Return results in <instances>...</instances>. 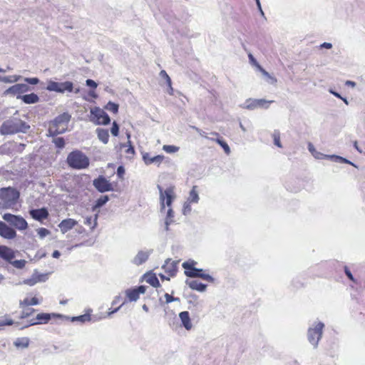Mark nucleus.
<instances>
[{"mask_svg": "<svg viewBox=\"0 0 365 365\" xmlns=\"http://www.w3.org/2000/svg\"><path fill=\"white\" fill-rule=\"evenodd\" d=\"M29 128V125L24 121L13 116L3 123L0 128V132L3 135H9L19 132H26Z\"/></svg>", "mask_w": 365, "mask_h": 365, "instance_id": "nucleus-1", "label": "nucleus"}, {"mask_svg": "<svg viewBox=\"0 0 365 365\" xmlns=\"http://www.w3.org/2000/svg\"><path fill=\"white\" fill-rule=\"evenodd\" d=\"M71 115L67 113H63L57 116L49 123L48 133L51 136H56L64 133L68 128V124L70 121Z\"/></svg>", "mask_w": 365, "mask_h": 365, "instance_id": "nucleus-2", "label": "nucleus"}, {"mask_svg": "<svg viewBox=\"0 0 365 365\" xmlns=\"http://www.w3.org/2000/svg\"><path fill=\"white\" fill-rule=\"evenodd\" d=\"M67 163L72 168L81 170L88 167L89 159L81 151L74 150L68 154Z\"/></svg>", "mask_w": 365, "mask_h": 365, "instance_id": "nucleus-3", "label": "nucleus"}, {"mask_svg": "<svg viewBox=\"0 0 365 365\" xmlns=\"http://www.w3.org/2000/svg\"><path fill=\"white\" fill-rule=\"evenodd\" d=\"M20 197L19 192L14 187H2L0 189V199L6 207H11L16 204Z\"/></svg>", "mask_w": 365, "mask_h": 365, "instance_id": "nucleus-4", "label": "nucleus"}, {"mask_svg": "<svg viewBox=\"0 0 365 365\" xmlns=\"http://www.w3.org/2000/svg\"><path fill=\"white\" fill-rule=\"evenodd\" d=\"M324 327V323L321 322H314L307 331L308 340L313 345L314 348H317L318 346L319 341L322 336Z\"/></svg>", "mask_w": 365, "mask_h": 365, "instance_id": "nucleus-5", "label": "nucleus"}, {"mask_svg": "<svg viewBox=\"0 0 365 365\" xmlns=\"http://www.w3.org/2000/svg\"><path fill=\"white\" fill-rule=\"evenodd\" d=\"M158 188L160 190V210L161 211H165V205L170 207L175 197L174 187L171 186L163 190L158 185Z\"/></svg>", "mask_w": 365, "mask_h": 365, "instance_id": "nucleus-6", "label": "nucleus"}, {"mask_svg": "<svg viewBox=\"0 0 365 365\" xmlns=\"http://www.w3.org/2000/svg\"><path fill=\"white\" fill-rule=\"evenodd\" d=\"M90 120L96 125H108L110 122L108 115L99 107L91 108Z\"/></svg>", "mask_w": 365, "mask_h": 365, "instance_id": "nucleus-7", "label": "nucleus"}, {"mask_svg": "<svg viewBox=\"0 0 365 365\" xmlns=\"http://www.w3.org/2000/svg\"><path fill=\"white\" fill-rule=\"evenodd\" d=\"M73 88V83L71 81H65L63 83L50 81L48 82L46 89L49 91H55L57 93H64L65 91L72 92Z\"/></svg>", "mask_w": 365, "mask_h": 365, "instance_id": "nucleus-8", "label": "nucleus"}, {"mask_svg": "<svg viewBox=\"0 0 365 365\" xmlns=\"http://www.w3.org/2000/svg\"><path fill=\"white\" fill-rule=\"evenodd\" d=\"M78 232V237L79 240L83 241L76 244V247L79 245H87L91 246L93 245L96 240V235L93 233V230H76Z\"/></svg>", "mask_w": 365, "mask_h": 365, "instance_id": "nucleus-9", "label": "nucleus"}, {"mask_svg": "<svg viewBox=\"0 0 365 365\" xmlns=\"http://www.w3.org/2000/svg\"><path fill=\"white\" fill-rule=\"evenodd\" d=\"M3 218L5 221L9 222L11 226H14V228H26L27 222L26 220L19 216L14 215L12 214L6 213L4 214Z\"/></svg>", "mask_w": 365, "mask_h": 365, "instance_id": "nucleus-10", "label": "nucleus"}, {"mask_svg": "<svg viewBox=\"0 0 365 365\" xmlns=\"http://www.w3.org/2000/svg\"><path fill=\"white\" fill-rule=\"evenodd\" d=\"M93 186L101 192L113 190L112 184L103 176L100 175L93 180Z\"/></svg>", "mask_w": 365, "mask_h": 365, "instance_id": "nucleus-11", "label": "nucleus"}, {"mask_svg": "<svg viewBox=\"0 0 365 365\" xmlns=\"http://www.w3.org/2000/svg\"><path fill=\"white\" fill-rule=\"evenodd\" d=\"M203 272L204 270L202 269L195 267L189 271H185V274L191 278L199 277L209 282H213L215 281V279L211 275L205 274Z\"/></svg>", "mask_w": 365, "mask_h": 365, "instance_id": "nucleus-12", "label": "nucleus"}, {"mask_svg": "<svg viewBox=\"0 0 365 365\" xmlns=\"http://www.w3.org/2000/svg\"><path fill=\"white\" fill-rule=\"evenodd\" d=\"M29 90L28 85L24 83H17L6 89L4 91L5 95L11 94L13 96H19L21 94L27 92Z\"/></svg>", "mask_w": 365, "mask_h": 365, "instance_id": "nucleus-13", "label": "nucleus"}, {"mask_svg": "<svg viewBox=\"0 0 365 365\" xmlns=\"http://www.w3.org/2000/svg\"><path fill=\"white\" fill-rule=\"evenodd\" d=\"M145 291L146 287L141 285L135 289H128L125 293L130 302H136L139 299L140 294H144Z\"/></svg>", "mask_w": 365, "mask_h": 365, "instance_id": "nucleus-14", "label": "nucleus"}, {"mask_svg": "<svg viewBox=\"0 0 365 365\" xmlns=\"http://www.w3.org/2000/svg\"><path fill=\"white\" fill-rule=\"evenodd\" d=\"M178 261H171L170 259H168L162 266V269L165 270L169 277H174L178 271Z\"/></svg>", "mask_w": 365, "mask_h": 365, "instance_id": "nucleus-15", "label": "nucleus"}, {"mask_svg": "<svg viewBox=\"0 0 365 365\" xmlns=\"http://www.w3.org/2000/svg\"><path fill=\"white\" fill-rule=\"evenodd\" d=\"M150 253L151 252L149 250H140L138 252V254L135 256L131 262L135 265H140L148 260Z\"/></svg>", "mask_w": 365, "mask_h": 365, "instance_id": "nucleus-16", "label": "nucleus"}, {"mask_svg": "<svg viewBox=\"0 0 365 365\" xmlns=\"http://www.w3.org/2000/svg\"><path fill=\"white\" fill-rule=\"evenodd\" d=\"M143 160L146 165L153 163L160 165L163 161L164 156L163 155H158L152 157L150 153H145L143 154Z\"/></svg>", "mask_w": 365, "mask_h": 365, "instance_id": "nucleus-17", "label": "nucleus"}, {"mask_svg": "<svg viewBox=\"0 0 365 365\" xmlns=\"http://www.w3.org/2000/svg\"><path fill=\"white\" fill-rule=\"evenodd\" d=\"M30 214L34 219L40 222L47 219L48 217V212L46 208L32 210Z\"/></svg>", "mask_w": 365, "mask_h": 365, "instance_id": "nucleus-18", "label": "nucleus"}, {"mask_svg": "<svg viewBox=\"0 0 365 365\" xmlns=\"http://www.w3.org/2000/svg\"><path fill=\"white\" fill-rule=\"evenodd\" d=\"M52 317L64 318L65 317L59 314L40 313L36 315V319L38 324H47Z\"/></svg>", "mask_w": 365, "mask_h": 365, "instance_id": "nucleus-19", "label": "nucleus"}, {"mask_svg": "<svg viewBox=\"0 0 365 365\" xmlns=\"http://www.w3.org/2000/svg\"><path fill=\"white\" fill-rule=\"evenodd\" d=\"M211 134L212 135L215 136L216 138L215 139L210 138V140L215 141L217 144H219L223 148V150L226 154H230V147L227 145V143L225 140H222V137L220 136V134L217 132H212ZM202 136L209 139V138L207 137L206 135H202Z\"/></svg>", "mask_w": 365, "mask_h": 365, "instance_id": "nucleus-20", "label": "nucleus"}, {"mask_svg": "<svg viewBox=\"0 0 365 365\" xmlns=\"http://www.w3.org/2000/svg\"><path fill=\"white\" fill-rule=\"evenodd\" d=\"M211 134L212 135L215 136L216 138L215 139L210 138V140L215 141L217 144H219L223 148V150L226 154H230V147L227 145V143L225 140H222V137L220 136V134L217 132H212ZM202 136L209 139V138L207 137L206 135H202Z\"/></svg>", "mask_w": 365, "mask_h": 365, "instance_id": "nucleus-21", "label": "nucleus"}, {"mask_svg": "<svg viewBox=\"0 0 365 365\" xmlns=\"http://www.w3.org/2000/svg\"><path fill=\"white\" fill-rule=\"evenodd\" d=\"M0 257L10 262L15 257V255L11 249L6 246H0Z\"/></svg>", "mask_w": 365, "mask_h": 365, "instance_id": "nucleus-22", "label": "nucleus"}, {"mask_svg": "<svg viewBox=\"0 0 365 365\" xmlns=\"http://www.w3.org/2000/svg\"><path fill=\"white\" fill-rule=\"evenodd\" d=\"M179 317L185 329L187 330H190L192 327V324L191 323L189 312L187 311L182 312L179 314Z\"/></svg>", "mask_w": 365, "mask_h": 365, "instance_id": "nucleus-23", "label": "nucleus"}, {"mask_svg": "<svg viewBox=\"0 0 365 365\" xmlns=\"http://www.w3.org/2000/svg\"><path fill=\"white\" fill-rule=\"evenodd\" d=\"M186 284L189 287L193 290H197L200 292H203L206 290L207 285L201 283L197 280H186Z\"/></svg>", "mask_w": 365, "mask_h": 365, "instance_id": "nucleus-24", "label": "nucleus"}, {"mask_svg": "<svg viewBox=\"0 0 365 365\" xmlns=\"http://www.w3.org/2000/svg\"><path fill=\"white\" fill-rule=\"evenodd\" d=\"M4 73H5V70L3 68H0V81L3 82V83H16L18 81H19L20 78H21V76H18V75L4 76H3V74H1Z\"/></svg>", "mask_w": 365, "mask_h": 365, "instance_id": "nucleus-25", "label": "nucleus"}, {"mask_svg": "<svg viewBox=\"0 0 365 365\" xmlns=\"http://www.w3.org/2000/svg\"><path fill=\"white\" fill-rule=\"evenodd\" d=\"M143 279L153 287H160V282L155 274L147 273L143 275Z\"/></svg>", "mask_w": 365, "mask_h": 365, "instance_id": "nucleus-26", "label": "nucleus"}, {"mask_svg": "<svg viewBox=\"0 0 365 365\" xmlns=\"http://www.w3.org/2000/svg\"><path fill=\"white\" fill-rule=\"evenodd\" d=\"M98 139L104 144H107L109 141V133L107 129L98 128L96 130Z\"/></svg>", "mask_w": 365, "mask_h": 365, "instance_id": "nucleus-27", "label": "nucleus"}, {"mask_svg": "<svg viewBox=\"0 0 365 365\" xmlns=\"http://www.w3.org/2000/svg\"><path fill=\"white\" fill-rule=\"evenodd\" d=\"M18 98H21L25 103L27 104L37 103L39 100L38 96L34 93L24 96H18Z\"/></svg>", "mask_w": 365, "mask_h": 365, "instance_id": "nucleus-28", "label": "nucleus"}, {"mask_svg": "<svg viewBox=\"0 0 365 365\" xmlns=\"http://www.w3.org/2000/svg\"><path fill=\"white\" fill-rule=\"evenodd\" d=\"M41 302L36 297H33L31 299H29L26 297L24 300H21L19 302V307L24 308L28 306L37 305L39 304Z\"/></svg>", "mask_w": 365, "mask_h": 365, "instance_id": "nucleus-29", "label": "nucleus"}, {"mask_svg": "<svg viewBox=\"0 0 365 365\" xmlns=\"http://www.w3.org/2000/svg\"><path fill=\"white\" fill-rule=\"evenodd\" d=\"M30 340L28 337H19L14 341V345L16 348L25 349L29 345Z\"/></svg>", "mask_w": 365, "mask_h": 365, "instance_id": "nucleus-30", "label": "nucleus"}, {"mask_svg": "<svg viewBox=\"0 0 365 365\" xmlns=\"http://www.w3.org/2000/svg\"><path fill=\"white\" fill-rule=\"evenodd\" d=\"M248 58L250 60V62L252 65L256 66L261 72L265 76L269 77V74L268 72H267L256 61V59L254 58L253 55L251 53H248Z\"/></svg>", "mask_w": 365, "mask_h": 365, "instance_id": "nucleus-31", "label": "nucleus"}, {"mask_svg": "<svg viewBox=\"0 0 365 365\" xmlns=\"http://www.w3.org/2000/svg\"><path fill=\"white\" fill-rule=\"evenodd\" d=\"M199 200V196L197 191V186L194 185L190 192L188 201L189 203L197 202Z\"/></svg>", "mask_w": 365, "mask_h": 365, "instance_id": "nucleus-32", "label": "nucleus"}, {"mask_svg": "<svg viewBox=\"0 0 365 365\" xmlns=\"http://www.w3.org/2000/svg\"><path fill=\"white\" fill-rule=\"evenodd\" d=\"M16 235V230H0V236L6 239H13Z\"/></svg>", "mask_w": 365, "mask_h": 365, "instance_id": "nucleus-33", "label": "nucleus"}, {"mask_svg": "<svg viewBox=\"0 0 365 365\" xmlns=\"http://www.w3.org/2000/svg\"><path fill=\"white\" fill-rule=\"evenodd\" d=\"M76 224H77V222L76 220L69 218V219L63 220L60 223L59 227H60V228H73V227H75L76 225Z\"/></svg>", "mask_w": 365, "mask_h": 365, "instance_id": "nucleus-34", "label": "nucleus"}, {"mask_svg": "<svg viewBox=\"0 0 365 365\" xmlns=\"http://www.w3.org/2000/svg\"><path fill=\"white\" fill-rule=\"evenodd\" d=\"M160 75L162 78H163L164 79H165L166 81V83L168 84V86L170 88V91H169V93L170 95H173V88L172 87V81H171V79L170 78V76L168 75V73H166L165 71L164 70H162L160 73Z\"/></svg>", "mask_w": 365, "mask_h": 365, "instance_id": "nucleus-35", "label": "nucleus"}, {"mask_svg": "<svg viewBox=\"0 0 365 365\" xmlns=\"http://www.w3.org/2000/svg\"><path fill=\"white\" fill-rule=\"evenodd\" d=\"M108 197L107 195L101 196L95 202L93 209H97L102 207L108 201Z\"/></svg>", "mask_w": 365, "mask_h": 365, "instance_id": "nucleus-36", "label": "nucleus"}, {"mask_svg": "<svg viewBox=\"0 0 365 365\" xmlns=\"http://www.w3.org/2000/svg\"><path fill=\"white\" fill-rule=\"evenodd\" d=\"M197 262L193 259H189L186 262H184L182 264V267L185 269V271H189L192 268L195 267V265Z\"/></svg>", "mask_w": 365, "mask_h": 365, "instance_id": "nucleus-37", "label": "nucleus"}, {"mask_svg": "<svg viewBox=\"0 0 365 365\" xmlns=\"http://www.w3.org/2000/svg\"><path fill=\"white\" fill-rule=\"evenodd\" d=\"M34 274L36 277L37 283L46 282L48 279V274H41L38 273L37 271H35Z\"/></svg>", "mask_w": 365, "mask_h": 365, "instance_id": "nucleus-38", "label": "nucleus"}, {"mask_svg": "<svg viewBox=\"0 0 365 365\" xmlns=\"http://www.w3.org/2000/svg\"><path fill=\"white\" fill-rule=\"evenodd\" d=\"M71 320L73 322L78 321L84 323L91 320V316L88 314H85L78 317H73Z\"/></svg>", "mask_w": 365, "mask_h": 365, "instance_id": "nucleus-39", "label": "nucleus"}, {"mask_svg": "<svg viewBox=\"0 0 365 365\" xmlns=\"http://www.w3.org/2000/svg\"><path fill=\"white\" fill-rule=\"evenodd\" d=\"M105 108H106V109H107L108 110H109L113 113H117L118 111V105L117 103L111 102V101H109L106 104Z\"/></svg>", "mask_w": 365, "mask_h": 365, "instance_id": "nucleus-40", "label": "nucleus"}, {"mask_svg": "<svg viewBox=\"0 0 365 365\" xmlns=\"http://www.w3.org/2000/svg\"><path fill=\"white\" fill-rule=\"evenodd\" d=\"M272 138H273L274 145L279 148H282V145L281 141H280L279 131L274 130V133H272Z\"/></svg>", "mask_w": 365, "mask_h": 365, "instance_id": "nucleus-41", "label": "nucleus"}, {"mask_svg": "<svg viewBox=\"0 0 365 365\" xmlns=\"http://www.w3.org/2000/svg\"><path fill=\"white\" fill-rule=\"evenodd\" d=\"M34 312H35V309L33 308L24 309L21 312L19 318L21 319H26V318L29 317Z\"/></svg>", "mask_w": 365, "mask_h": 365, "instance_id": "nucleus-42", "label": "nucleus"}, {"mask_svg": "<svg viewBox=\"0 0 365 365\" xmlns=\"http://www.w3.org/2000/svg\"><path fill=\"white\" fill-rule=\"evenodd\" d=\"M163 150L166 153H173L178 151L179 148L175 145H164L163 147Z\"/></svg>", "mask_w": 365, "mask_h": 365, "instance_id": "nucleus-43", "label": "nucleus"}, {"mask_svg": "<svg viewBox=\"0 0 365 365\" xmlns=\"http://www.w3.org/2000/svg\"><path fill=\"white\" fill-rule=\"evenodd\" d=\"M174 217V212L171 208L168 209L167 217L165 220V225L166 226H169L173 222V218Z\"/></svg>", "mask_w": 365, "mask_h": 365, "instance_id": "nucleus-44", "label": "nucleus"}, {"mask_svg": "<svg viewBox=\"0 0 365 365\" xmlns=\"http://www.w3.org/2000/svg\"><path fill=\"white\" fill-rule=\"evenodd\" d=\"M26 262L24 259L14 260L13 262H11V261L10 262V263L17 269L24 268L25 267Z\"/></svg>", "mask_w": 365, "mask_h": 365, "instance_id": "nucleus-45", "label": "nucleus"}, {"mask_svg": "<svg viewBox=\"0 0 365 365\" xmlns=\"http://www.w3.org/2000/svg\"><path fill=\"white\" fill-rule=\"evenodd\" d=\"M53 142L54 143L55 145L58 148H63L65 145V141L63 138L62 137L54 138Z\"/></svg>", "mask_w": 365, "mask_h": 365, "instance_id": "nucleus-46", "label": "nucleus"}, {"mask_svg": "<svg viewBox=\"0 0 365 365\" xmlns=\"http://www.w3.org/2000/svg\"><path fill=\"white\" fill-rule=\"evenodd\" d=\"M110 132L113 136H118L119 135V125L115 121H113L112 123Z\"/></svg>", "mask_w": 365, "mask_h": 365, "instance_id": "nucleus-47", "label": "nucleus"}, {"mask_svg": "<svg viewBox=\"0 0 365 365\" xmlns=\"http://www.w3.org/2000/svg\"><path fill=\"white\" fill-rule=\"evenodd\" d=\"M36 283H37V282H36V277L34 274L29 279H26L24 280V284L29 285V286H34Z\"/></svg>", "mask_w": 365, "mask_h": 365, "instance_id": "nucleus-48", "label": "nucleus"}, {"mask_svg": "<svg viewBox=\"0 0 365 365\" xmlns=\"http://www.w3.org/2000/svg\"><path fill=\"white\" fill-rule=\"evenodd\" d=\"M330 158L333 160H334L336 162H340V163H351V162H349L348 160L342 158V157H340V156H337V155H331L330 156Z\"/></svg>", "mask_w": 365, "mask_h": 365, "instance_id": "nucleus-49", "label": "nucleus"}, {"mask_svg": "<svg viewBox=\"0 0 365 365\" xmlns=\"http://www.w3.org/2000/svg\"><path fill=\"white\" fill-rule=\"evenodd\" d=\"M14 324V321L11 319H0V327L10 326Z\"/></svg>", "mask_w": 365, "mask_h": 365, "instance_id": "nucleus-50", "label": "nucleus"}, {"mask_svg": "<svg viewBox=\"0 0 365 365\" xmlns=\"http://www.w3.org/2000/svg\"><path fill=\"white\" fill-rule=\"evenodd\" d=\"M272 102V101H266L264 99H258V100L255 101V106H259V107H264L266 104L270 103Z\"/></svg>", "mask_w": 365, "mask_h": 365, "instance_id": "nucleus-51", "label": "nucleus"}, {"mask_svg": "<svg viewBox=\"0 0 365 365\" xmlns=\"http://www.w3.org/2000/svg\"><path fill=\"white\" fill-rule=\"evenodd\" d=\"M344 272H345V274L346 275V277L351 280L353 282H356V279L354 277L353 274H351V271L349 269V268L345 266L344 267Z\"/></svg>", "mask_w": 365, "mask_h": 365, "instance_id": "nucleus-52", "label": "nucleus"}, {"mask_svg": "<svg viewBox=\"0 0 365 365\" xmlns=\"http://www.w3.org/2000/svg\"><path fill=\"white\" fill-rule=\"evenodd\" d=\"M24 80L31 85H36L39 82L38 78H26Z\"/></svg>", "mask_w": 365, "mask_h": 365, "instance_id": "nucleus-53", "label": "nucleus"}, {"mask_svg": "<svg viewBox=\"0 0 365 365\" xmlns=\"http://www.w3.org/2000/svg\"><path fill=\"white\" fill-rule=\"evenodd\" d=\"M36 324H38V322L37 321L36 319V317L34 318V319H31L29 321V323L24 326L23 327H21V329H24V328H26V327H29L30 326H34V325H36Z\"/></svg>", "mask_w": 365, "mask_h": 365, "instance_id": "nucleus-54", "label": "nucleus"}, {"mask_svg": "<svg viewBox=\"0 0 365 365\" xmlns=\"http://www.w3.org/2000/svg\"><path fill=\"white\" fill-rule=\"evenodd\" d=\"M125 174V169L123 166H119L117 169V175L119 178L123 179Z\"/></svg>", "mask_w": 365, "mask_h": 365, "instance_id": "nucleus-55", "label": "nucleus"}, {"mask_svg": "<svg viewBox=\"0 0 365 365\" xmlns=\"http://www.w3.org/2000/svg\"><path fill=\"white\" fill-rule=\"evenodd\" d=\"M49 234H50V232H49L48 230H39V231H38V235H39L40 238H41V239L44 238L46 236H47Z\"/></svg>", "mask_w": 365, "mask_h": 365, "instance_id": "nucleus-56", "label": "nucleus"}, {"mask_svg": "<svg viewBox=\"0 0 365 365\" xmlns=\"http://www.w3.org/2000/svg\"><path fill=\"white\" fill-rule=\"evenodd\" d=\"M86 85L88 86H90L93 88H97V83L93 81V80H91V79H88L86 80Z\"/></svg>", "mask_w": 365, "mask_h": 365, "instance_id": "nucleus-57", "label": "nucleus"}, {"mask_svg": "<svg viewBox=\"0 0 365 365\" xmlns=\"http://www.w3.org/2000/svg\"><path fill=\"white\" fill-rule=\"evenodd\" d=\"M165 298L167 304L174 302L173 297H172L168 293L165 294Z\"/></svg>", "mask_w": 365, "mask_h": 365, "instance_id": "nucleus-58", "label": "nucleus"}, {"mask_svg": "<svg viewBox=\"0 0 365 365\" xmlns=\"http://www.w3.org/2000/svg\"><path fill=\"white\" fill-rule=\"evenodd\" d=\"M191 210V207H190V203H187V204H185L184 205V208H183V213L185 215H186L187 212H189Z\"/></svg>", "mask_w": 365, "mask_h": 365, "instance_id": "nucleus-59", "label": "nucleus"}, {"mask_svg": "<svg viewBox=\"0 0 365 365\" xmlns=\"http://www.w3.org/2000/svg\"><path fill=\"white\" fill-rule=\"evenodd\" d=\"M125 152L128 154L133 155L135 153L134 148L130 144Z\"/></svg>", "mask_w": 365, "mask_h": 365, "instance_id": "nucleus-60", "label": "nucleus"}, {"mask_svg": "<svg viewBox=\"0 0 365 365\" xmlns=\"http://www.w3.org/2000/svg\"><path fill=\"white\" fill-rule=\"evenodd\" d=\"M124 304H125V302H123V303H122V304H121L120 306H119L118 308H116V309H113V311H111V312H109L108 313V317H110L113 314H114V313L117 312L120 309V307H121Z\"/></svg>", "mask_w": 365, "mask_h": 365, "instance_id": "nucleus-61", "label": "nucleus"}, {"mask_svg": "<svg viewBox=\"0 0 365 365\" xmlns=\"http://www.w3.org/2000/svg\"><path fill=\"white\" fill-rule=\"evenodd\" d=\"M61 256V253L58 250H55L53 251V254H52V257H54V258H58L59 257Z\"/></svg>", "mask_w": 365, "mask_h": 365, "instance_id": "nucleus-62", "label": "nucleus"}, {"mask_svg": "<svg viewBox=\"0 0 365 365\" xmlns=\"http://www.w3.org/2000/svg\"><path fill=\"white\" fill-rule=\"evenodd\" d=\"M91 221H92V217H87V218L86 219L85 224H86V225H88V226H91V224H92V222H91Z\"/></svg>", "mask_w": 365, "mask_h": 365, "instance_id": "nucleus-63", "label": "nucleus"}, {"mask_svg": "<svg viewBox=\"0 0 365 365\" xmlns=\"http://www.w3.org/2000/svg\"><path fill=\"white\" fill-rule=\"evenodd\" d=\"M321 46L326 48H331L332 47V45L330 43H324L322 44Z\"/></svg>", "mask_w": 365, "mask_h": 365, "instance_id": "nucleus-64", "label": "nucleus"}]
</instances>
